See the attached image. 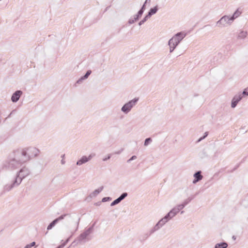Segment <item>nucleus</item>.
Instances as JSON below:
<instances>
[{
    "label": "nucleus",
    "instance_id": "f257e3e1",
    "mask_svg": "<svg viewBox=\"0 0 248 248\" xmlns=\"http://www.w3.org/2000/svg\"><path fill=\"white\" fill-rule=\"evenodd\" d=\"M185 35L183 33H177L169 41V45L170 46V52L173 51L180 41L185 37Z\"/></svg>",
    "mask_w": 248,
    "mask_h": 248
},
{
    "label": "nucleus",
    "instance_id": "f03ea898",
    "mask_svg": "<svg viewBox=\"0 0 248 248\" xmlns=\"http://www.w3.org/2000/svg\"><path fill=\"white\" fill-rule=\"evenodd\" d=\"M23 155L28 156V159L30 158L36 156L39 154V150L36 148L31 147L24 150L22 152Z\"/></svg>",
    "mask_w": 248,
    "mask_h": 248
},
{
    "label": "nucleus",
    "instance_id": "7ed1b4c3",
    "mask_svg": "<svg viewBox=\"0 0 248 248\" xmlns=\"http://www.w3.org/2000/svg\"><path fill=\"white\" fill-rule=\"evenodd\" d=\"M137 99L131 100L128 103L125 104L122 108V110L123 111L127 112L129 111L132 108L133 106L135 105V103L137 101Z\"/></svg>",
    "mask_w": 248,
    "mask_h": 248
},
{
    "label": "nucleus",
    "instance_id": "20e7f679",
    "mask_svg": "<svg viewBox=\"0 0 248 248\" xmlns=\"http://www.w3.org/2000/svg\"><path fill=\"white\" fill-rule=\"evenodd\" d=\"M22 94V92L20 91H17L14 93L11 99L13 102H16L19 98L20 96Z\"/></svg>",
    "mask_w": 248,
    "mask_h": 248
},
{
    "label": "nucleus",
    "instance_id": "39448f33",
    "mask_svg": "<svg viewBox=\"0 0 248 248\" xmlns=\"http://www.w3.org/2000/svg\"><path fill=\"white\" fill-rule=\"evenodd\" d=\"M195 180L193 181V183H196L198 181L201 180L202 178V176L201 174V172L198 171L194 174Z\"/></svg>",
    "mask_w": 248,
    "mask_h": 248
},
{
    "label": "nucleus",
    "instance_id": "423d86ee",
    "mask_svg": "<svg viewBox=\"0 0 248 248\" xmlns=\"http://www.w3.org/2000/svg\"><path fill=\"white\" fill-rule=\"evenodd\" d=\"M91 158V156L90 155L88 157H86V156H83L82 157V158L78 161L77 162V165H81L82 163H85L86 162H87L88 160H89Z\"/></svg>",
    "mask_w": 248,
    "mask_h": 248
},
{
    "label": "nucleus",
    "instance_id": "0eeeda50",
    "mask_svg": "<svg viewBox=\"0 0 248 248\" xmlns=\"http://www.w3.org/2000/svg\"><path fill=\"white\" fill-rule=\"evenodd\" d=\"M241 98L240 96L234 97L232 101V107L234 108L236 106L237 103L238 102V101L241 99Z\"/></svg>",
    "mask_w": 248,
    "mask_h": 248
},
{
    "label": "nucleus",
    "instance_id": "6e6552de",
    "mask_svg": "<svg viewBox=\"0 0 248 248\" xmlns=\"http://www.w3.org/2000/svg\"><path fill=\"white\" fill-rule=\"evenodd\" d=\"M247 32L246 31H241L239 32V33L238 35V38L244 39L247 36Z\"/></svg>",
    "mask_w": 248,
    "mask_h": 248
},
{
    "label": "nucleus",
    "instance_id": "1a4fd4ad",
    "mask_svg": "<svg viewBox=\"0 0 248 248\" xmlns=\"http://www.w3.org/2000/svg\"><path fill=\"white\" fill-rule=\"evenodd\" d=\"M228 245L226 243H222L221 244H217L216 245L215 248H226Z\"/></svg>",
    "mask_w": 248,
    "mask_h": 248
},
{
    "label": "nucleus",
    "instance_id": "9d476101",
    "mask_svg": "<svg viewBox=\"0 0 248 248\" xmlns=\"http://www.w3.org/2000/svg\"><path fill=\"white\" fill-rule=\"evenodd\" d=\"M157 10V8L156 7L152 8L150 10V12H149V15H151L155 14Z\"/></svg>",
    "mask_w": 248,
    "mask_h": 248
},
{
    "label": "nucleus",
    "instance_id": "9b49d317",
    "mask_svg": "<svg viewBox=\"0 0 248 248\" xmlns=\"http://www.w3.org/2000/svg\"><path fill=\"white\" fill-rule=\"evenodd\" d=\"M241 14V13L238 11H236V12L233 14V16H232V18L234 19L235 18H236L237 17H238Z\"/></svg>",
    "mask_w": 248,
    "mask_h": 248
},
{
    "label": "nucleus",
    "instance_id": "f8f14e48",
    "mask_svg": "<svg viewBox=\"0 0 248 248\" xmlns=\"http://www.w3.org/2000/svg\"><path fill=\"white\" fill-rule=\"evenodd\" d=\"M121 201V200H120L119 198H118V199H117L116 200H115V201H114L112 203H111V205H114L116 204H117L118 203L120 202Z\"/></svg>",
    "mask_w": 248,
    "mask_h": 248
},
{
    "label": "nucleus",
    "instance_id": "ddd939ff",
    "mask_svg": "<svg viewBox=\"0 0 248 248\" xmlns=\"http://www.w3.org/2000/svg\"><path fill=\"white\" fill-rule=\"evenodd\" d=\"M151 141V139L150 138H148V139H146L145 141V143H144V145H147L149 142Z\"/></svg>",
    "mask_w": 248,
    "mask_h": 248
},
{
    "label": "nucleus",
    "instance_id": "4468645a",
    "mask_svg": "<svg viewBox=\"0 0 248 248\" xmlns=\"http://www.w3.org/2000/svg\"><path fill=\"white\" fill-rule=\"evenodd\" d=\"M127 196V194L126 193H123L120 197V200H122L123 199H124L126 196Z\"/></svg>",
    "mask_w": 248,
    "mask_h": 248
},
{
    "label": "nucleus",
    "instance_id": "2eb2a0df",
    "mask_svg": "<svg viewBox=\"0 0 248 248\" xmlns=\"http://www.w3.org/2000/svg\"><path fill=\"white\" fill-rule=\"evenodd\" d=\"M91 71H87V72L86 73V74L84 76V78H87L88 77V76L91 74Z\"/></svg>",
    "mask_w": 248,
    "mask_h": 248
},
{
    "label": "nucleus",
    "instance_id": "dca6fc26",
    "mask_svg": "<svg viewBox=\"0 0 248 248\" xmlns=\"http://www.w3.org/2000/svg\"><path fill=\"white\" fill-rule=\"evenodd\" d=\"M243 93L245 95H248V88H246L243 91Z\"/></svg>",
    "mask_w": 248,
    "mask_h": 248
},
{
    "label": "nucleus",
    "instance_id": "f3484780",
    "mask_svg": "<svg viewBox=\"0 0 248 248\" xmlns=\"http://www.w3.org/2000/svg\"><path fill=\"white\" fill-rule=\"evenodd\" d=\"M57 221V219H56V220H54L52 223H51L50 224L53 227L55 225V224Z\"/></svg>",
    "mask_w": 248,
    "mask_h": 248
},
{
    "label": "nucleus",
    "instance_id": "a211bd4d",
    "mask_svg": "<svg viewBox=\"0 0 248 248\" xmlns=\"http://www.w3.org/2000/svg\"><path fill=\"white\" fill-rule=\"evenodd\" d=\"M137 158L136 156L135 155H134L129 160V161H130V160H133V159H135Z\"/></svg>",
    "mask_w": 248,
    "mask_h": 248
},
{
    "label": "nucleus",
    "instance_id": "6ab92c4d",
    "mask_svg": "<svg viewBox=\"0 0 248 248\" xmlns=\"http://www.w3.org/2000/svg\"><path fill=\"white\" fill-rule=\"evenodd\" d=\"M30 246L31 247L34 246L35 245V243L34 242H32L31 244H29Z\"/></svg>",
    "mask_w": 248,
    "mask_h": 248
},
{
    "label": "nucleus",
    "instance_id": "aec40b11",
    "mask_svg": "<svg viewBox=\"0 0 248 248\" xmlns=\"http://www.w3.org/2000/svg\"><path fill=\"white\" fill-rule=\"evenodd\" d=\"M52 225L50 224L48 227H47V229L48 230H49V229H51L52 228Z\"/></svg>",
    "mask_w": 248,
    "mask_h": 248
},
{
    "label": "nucleus",
    "instance_id": "412c9836",
    "mask_svg": "<svg viewBox=\"0 0 248 248\" xmlns=\"http://www.w3.org/2000/svg\"><path fill=\"white\" fill-rule=\"evenodd\" d=\"M31 248V246H30V245H27L26 246V247H25V248Z\"/></svg>",
    "mask_w": 248,
    "mask_h": 248
}]
</instances>
